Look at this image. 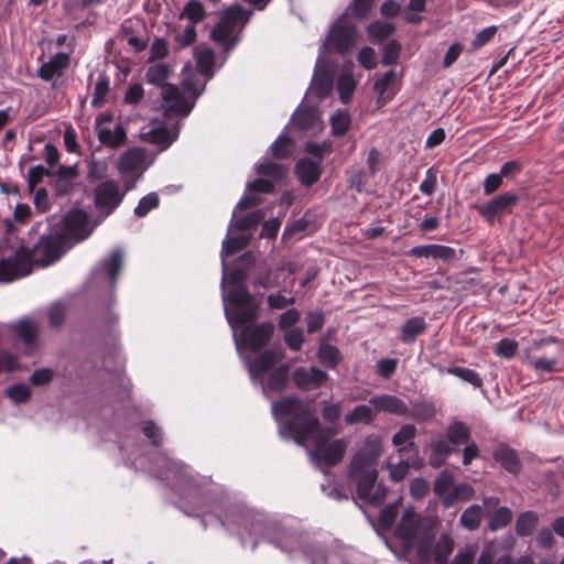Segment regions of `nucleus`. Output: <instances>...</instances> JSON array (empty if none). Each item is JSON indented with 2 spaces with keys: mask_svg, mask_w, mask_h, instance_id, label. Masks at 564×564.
<instances>
[{
  "mask_svg": "<svg viewBox=\"0 0 564 564\" xmlns=\"http://www.w3.org/2000/svg\"><path fill=\"white\" fill-rule=\"evenodd\" d=\"M393 535L404 553L416 551L420 564L445 563L454 550V541L446 533H442L435 542L434 528L425 524L412 508L403 512L394 527Z\"/></svg>",
  "mask_w": 564,
  "mask_h": 564,
  "instance_id": "f257e3e1",
  "label": "nucleus"
},
{
  "mask_svg": "<svg viewBox=\"0 0 564 564\" xmlns=\"http://www.w3.org/2000/svg\"><path fill=\"white\" fill-rule=\"evenodd\" d=\"M67 247L66 235L58 232L42 236L32 249L20 246L12 257L0 259V282H12L29 275L33 264L46 267L54 263Z\"/></svg>",
  "mask_w": 564,
  "mask_h": 564,
  "instance_id": "f03ea898",
  "label": "nucleus"
},
{
  "mask_svg": "<svg viewBox=\"0 0 564 564\" xmlns=\"http://www.w3.org/2000/svg\"><path fill=\"white\" fill-rule=\"evenodd\" d=\"M381 454V442L378 438L367 437L348 467V478L356 484L359 499L371 506L381 505L387 495V488L382 484L376 486L377 464Z\"/></svg>",
  "mask_w": 564,
  "mask_h": 564,
  "instance_id": "7ed1b4c3",
  "label": "nucleus"
},
{
  "mask_svg": "<svg viewBox=\"0 0 564 564\" xmlns=\"http://www.w3.org/2000/svg\"><path fill=\"white\" fill-rule=\"evenodd\" d=\"M272 414L278 421L289 417L281 424L280 433L284 437H292L299 445L314 441L322 433L335 434L333 429L323 427L318 417L313 415L308 408L293 395L283 397L273 402Z\"/></svg>",
  "mask_w": 564,
  "mask_h": 564,
  "instance_id": "20e7f679",
  "label": "nucleus"
},
{
  "mask_svg": "<svg viewBox=\"0 0 564 564\" xmlns=\"http://www.w3.org/2000/svg\"><path fill=\"white\" fill-rule=\"evenodd\" d=\"M247 272L240 267L232 268L227 278V293L224 300L230 307L226 316L231 326L252 323L258 318L260 305L246 286Z\"/></svg>",
  "mask_w": 564,
  "mask_h": 564,
  "instance_id": "39448f33",
  "label": "nucleus"
},
{
  "mask_svg": "<svg viewBox=\"0 0 564 564\" xmlns=\"http://www.w3.org/2000/svg\"><path fill=\"white\" fill-rule=\"evenodd\" d=\"M170 67L165 63L150 65L145 72V79L149 84L162 87L164 111L167 117L189 115L193 105L185 98L177 86L167 84Z\"/></svg>",
  "mask_w": 564,
  "mask_h": 564,
  "instance_id": "423d86ee",
  "label": "nucleus"
},
{
  "mask_svg": "<svg viewBox=\"0 0 564 564\" xmlns=\"http://www.w3.org/2000/svg\"><path fill=\"white\" fill-rule=\"evenodd\" d=\"M558 344L560 340L553 336L532 340L525 351V365L539 375L564 371V361L560 358L558 349H556V352H551L550 358L540 357V352L543 348Z\"/></svg>",
  "mask_w": 564,
  "mask_h": 564,
  "instance_id": "0eeeda50",
  "label": "nucleus"
},
{
  "mask_svg": "<svg viewBox=\"0 0 564 564\" xmlns=\"http://www.w3.org/2000/svg\"><path fill=\"white\" fill-rule=\"evenodd\" d=\"M329 432L319 434L314 440V448L311 452L312 459L318 465L334 467L338 465L347 451V442L343 438L329 440Z\"/></svg>",
  "mask_w": 564,
  "mask_h": 564,
  "instance_id": "6e6552de",
  "label": "nucleus"
},
{
  "mask_svg": "<svg viewBox=\"0 0 564 564\" xmlns=\"http://www.w3.org/2000/svg\"><path fill=\"white\" fill-rule=\"evenodd\" d=\"M356 41V26L344 14L332 25L326 37V45L337 53L346 54L350 52Z\"/></svg>",
  "mask_w": 564,
  "mask_h": 564,
  "instance_id": "1a4fd4ad",
  "label": "nucleus"
},
{
  "mask_svg": "<svg viewBox=\"0 0 564 564\" xmlns=\"http://www.w3.org/2000/svg\"><path fill=\"white\" fill-rule=\"evenodd\" d=\"M519 202L520 196L517 193L506 192L494 196L485 204L476 205L475 208L488 224H494L497 218L512 214Z\"/></svg>",
  "mask_w": 564,
  "mask_h": 564,
  "instance_id": "9d476101",
  "label": "nucleus"
},
{
  "mask_svg": "<svg viewBox=\"0 0 564 564\" xmlns=\"http://www.w3.org/2000/svg\"><path fill=\"white\" fill-rule=\"evenodd\" d=\"M94 196L96 208L102 210L104 216L107 217L120 206L124 197V192H120L117 181L108 180L96 186Z\"/></svg>",
  "mask_w": 564,
  "mask_h": 564,
  "instance_id": "9b49d317",
  "label": "nucleus"
},
{
  "mask_svg": "<svg viewBox=\"0 0 564 564\" xmlns=\"http://www.w3.org/2000/svg\"><path fill=\"white\" fill-rule=\"evenodd\" d=\"M246 324L241 325L243 328L240 333V339L245 348L256 352L270 343L274 332V326L271 322H262L256 325ZM237 326L235 324L232 327Z\"/></svg>",
  "mask_w": 564,
  "mask_h": 564,
  "instance_id": "f8f14e48",
  "label": "nucleus"
},
{
  "mask_svg": "<svg viewBox=\"0 0 564 564\" xmlns=\"http://www.w3.org/2000/svg\"><path fill=\"white\" fill-rule=\"evenodd\" d=\"M93 232L88 227V214L83 209H72L64 218V229L58 234L66 235L68 242L73 239L80 242L87 239Z\"/></svg>",
  "mask_w": 564,
  "mask_h": 564,
  "instance_id": "ddd939ff",
  "label": "nucleus"
},
{
  "mask_svg": "<svg viewBox=\"0 0 564 564\" xmlns=\"http://www.w3.org/2000/svg\"><path fill=\"white\" fill-rule=\"evenodd\" d=\"M292 380L297 389L308 391L321 388L328 380V375L315 366L310 369L297 367L292 372Z\"/></svg>",
  "mask_w": 564,
  "mask_h": 564,
  "instance_id": "4468645a",
  "label": "nucleus"
},
{
  "mask_svg": "<svg viewBox=\"0 0 564 564\" xmlns=\"http://www.w3.org/2000/svg\"><path fill=\"white\" fill-rule=\"evenodd\" d=\"M369 403L378 411L394 415L405 416L409 414L408 404L393 394L373 395L369 399Z\"/></svg>",
  "mask_w": 564,
  "mask_h": 564,
  "instance_id": "2eb2a0df",
  "label": "nucleus"
},
{
  "mask_svg": "<svg viewBox=\"0 0 564 564\" xmlns=\"http://www.w3.org/2000/svg\"><path fill=\"white\" fill-rule=\"evenodd\" d=\"M280 351L264 350L249 364V372L256 378H263L282 359Z\"/></svg>",
  "mask_w": 564,
  "mask_h": 564,
  "instance_id": "dca6fc26",
  "label": "nucleus"
},
{
  "mask_svg": "<svg viewBox=\"0 0 564 564\" xmlns=\"http://www.w3.org/2000/svg\"><path fill=\"white\" fill-rule=\"evenodd\" d=\"M295 175L299 182L305 186H313L322 175L319 162H315L310 158H303L295 164Z\"/></svg>",
  "mask_w": 564,
  "mask_h": 564,
  "instance_id": "f3484780",
  "label": "nucleus"
},
{
  "mask_svg": "<svg viewBox=\"0 0 564 564\" xmlns=\"http://www.w3.org/2000/svg\"><path fill=\"white\" fill-rule=\"evenodd\" d=\"M147 159V151L142 148H131L122 153L118 170L122 175L132 174L142 169Z\"/></svg>",
  "mask_w": 564,
  "mask_h": 564,
  "instance_id": "a211bd4d",
  "label": "nucleus"
},
{
  "mask_svg": "<svg viewBox=\"0 0 564 564\" xmlns=\"http://www.w3.org/2000/svg\"><path fill=\"white\" fill-rule=\"evenodd\" d=\"M68 65L69 55L67 53H57L39 67L37 76L45 82H50L55 76L62 75L63 69L67 68Z\"/></svg>",
  "mask_w": 564,
  "mask_h": 564,
  "instance_id": "6ab92c4d",
  "label": "nucleus"
},
{
  "mask_svg": "<svg viewBox=\"0 0 564 564\" xmlns=\"http://www.w3.org/2000/svg\"><path fill=\"white\" fill-rule=\"evenodd\" d=\"M411 256L416 258H433L442 260H452L456 258L454 248L443 245H422L411 249Z\"/></svg>",
  "mask_w": 564,
  "mask_h": 564,
  "instance_id": "aec40b11",
  "label": "nucleus"
},
{
  "mask_svg": "<svg viewBox=\"0 0 564 564\" xmlns=\"http://www.w3.org/2000/svg\"><path fill=\"white\" fill-rule=\"evenodd\" d=\"M415 436L416 427L413 424H404L392 436V445L398 448L400 454L410 451H415V454H417V447L414 443Z\"/></svg>",
  "mask_w": 564,
  "mask_h": 564,
  "instance_id": "412c9836",
  "label": "nucleus"
},
{
  "mask_svg": "<svg viewBox=\"0 0 564 564\" xmlns=\"http://www.w3.org/2000/svg\"><path fill=\"white\" fill-rule=\"evenodd\" d=\"M492 457L495 462L510 474L517 475L521 469V463L517 452L506 445L498 446Z\"/></svg>",
  "mask_w": 564,
  "mask_h": 564,
  "instance_id": "4be33fe9",
  "label": "nucleus"
},
{
  "mask_svg": "<svg viewBox=\"0 0 564 564\" xmlns=\"http://www.w3.org/2000/svg\"><path fill=\"white\" fill-rule=\"evenodd\" d=\"M123 265V253L120 249L111 251L108 258L104 259L100 263V272L105 274L109 283L115 285Z\"/></svg>",
  "mask_w": 564,
  "mask_h": 564,
  "instance_id": "5701e85b",
  "label": "nucleus"
},
{
  "mask_svg": "<svg viewBox=\"0 0 564 564\" xmlns=\"http://www.w3.org/2000/svg\"><path fill=\"white\" fill-rule=\"evenodd\" d=\"M96 133L99 142L110 149L120 148L127 140V132L122 124H117L113 131L109 128L98 127Z\"/></svg>",
  "mask_w": 564,
  "mask_h": 564,
  "instance_id": "b1692460",
  "label": "nucleus"
},
{
  "mask_svg": "<svg viewBox=\"0 0 564 564\" xmlns=\"http://www.w3.org/2000/svg\"><path fill=\"white\" fill-rule=\"evenodd\" d=\"M290 370L291 367L288 364H282L273 369L267 379L265 388L273 392L284 391L289 386Z\"/></svg>",
  "mask_w": 564,
  "mask_h": 564,
  "instance_id": "393cba45",
  "label": "nucleus"
},
{
  "mask_svg": "<svg viewBox=\"0 0 564 564\" xmlns=\"http://www.w3.org/2000/svg\"><path fill=\"white\" fill-rule=\"evenodd\" d=\"M425 329L426 323L423 317H412L402 325L399 338L403 344H412Z\"/></svg>",
  "mask_w": 564,
  "mask_h": 564,
  "instance_id": "a878e982",
  "label": "nucleus"
},
{
  "mask_svg": "<svg viewBox=\"0 0 564 564\" xmlns=\"http://www.w3.org/2000/svg\"><path fill=\"white\" fill-rule=\"evenodd\" d=\"M11 332L28 346L35 344L37 339V328L30 319L19 321L11 326Z\"/></svg>",
  "mask_w": 564,
  "mask_h": 564,
  "instance_id": "bb28decb",
  "label": "nucleus"
},
{
  "mask_svg": "<svg viewBox=\"0 0 564 564\" xmlns=\"http://www.w3.org/2000/svg\"><path fill=\"white\" fill-rule=\"evenodd\" d=\"M431 455L429 463L433 468H440L443 466L447 457L454 452L444 440L432 441L430 444Z\"/></svg>",
  "mask_w": 564,
  "mask_h": 564,
  "instance_id": "cd10ccee",
  "label": "nucleus"
},
{
  "mask_svg": "<svg viewBox=\"0 0 564 564\" xmlns=\"http://www.w3.org/2000/svg\"><path fill=\"white\" fill-rule=\"evenodd\" d=\"M539 521L538 513L534 511L521 512L514 524L516 533L519 536H530L536 528Z\"/></svg>",
  "mask_w": 564,
  "mask_h": 564,
  "instance_id": "c85d7f7f",
  "label": "nucleus"
},
{
  "mask_svg": "<svg viewBox=\"0 0 564 564\" xmlns=\"http://www.w3.org/2000/svg\"><path fill=\"white\" fill-rule=\"evenodd\" d=\"M475 496V489L469 484H459L453 487L443 500L445 508L453 507L457 501H468Z\"/></svg>",
  "mask_w": 564,
  "mask_h": 564,
  "instance_id": "c756f323",
  "label": "nucleus"
},
{
  "mask_svg": "<svg viewBox=\"0 0 564 564\" xmlns=\"http://www.w3.org/2000/svg\"><path fill=\"white\" fill-rule=\"evenodd\" d=\"M481 520V507L479 505H471L463 511L459 522L463 528L469 531H475L480 527Z\"/></svg>",
  "mask_w": 564,
  "mask_h": 564,
  "instance_id": "7c9ffc66",
  "label": "nucleus"
},
{
  "mask_svg": "<svg viewBox=\"0 0 564 564\" xmlns=\"http://www.w3.org/2000/svg\"><path fill=\"white\" fill-rule=\"evenodd\" d=\"M447 441L456 446L467 444L470 440V431L463 422H453L447 429Z\"/></svg>",
  "mask_w": 564,
  "mask_h": 564,
  "instance_id": "2f4dec72",
  "label": "nucleus"
},
{
  "mask_svg": "<svg viewBox=\"0 0 564 564\" xmlns=\"http://www.w3.org/2000/svg\"><path fill=\"white\" fill-rule=\"evenodd\" d=\"M397 74L394 70H388L381 78H378L373 85L375 91L378 94V102L386 104L393 94H388L389 87L394 83Z\"/></svg>",
  "mask_w": 564,
  "mask_h": 564,
  "instance_id": "473e14b6",
  "label": "nucleus"
},
{
  "mask_svg": "<svg viewBox=\"0 0 564 564\" xmlns=\"http://www.w3.org/2000/svg\"><path fill=\"white\" fill-rule=\"evenodd\" d=\"M399 513V506L397 503H389L383 507L377 519V528L381 531H390L397 520Z\"/></svg>",
  "mask_w": 564,
  "mask_h": 564,
  "instance_id": "72a5a7b5",
  "label": "nucleus"
},
{
  "mask_svg": "<svg viewBox=\"0 0 564 564\" xmlns=\"http://www.w3.org/2000/svg\"><path fill=\"white\" fill-rule=\"evenodd\" d=\"M264 219V212L261 209L253 210L240 219L234 220L231 226L238 231H246L257 228Z\"/></svg>",
  "mask_w": 564,
  "mask_h": 564,
  "instance_id": "f704fd0d",
  "label": "nucleus"
},
{
  "mask_svg": "<svg viewBox=\"0 0 564 564\" xmlns=\"http://www.w3.org/2000/svg\"><path fill=\"white\" fill-rule=\"evenodd\" d=\"M454 484V475L452 471L444 469L440 473L434 481V494L441 499L443 502L444 498L448 496L449 491L453 489Z\"/></svg>",
  "mask_w": 564,
  "mask_h": 564,
  "instance_id": "c9c22d12",
  "label": "nucleus"
},
{
  "mask_svg": "<svg viewBox=\"0 0 564 564\" xmlns=\"http://www.w3.org/2000/svg\"><path fill=\"white\" fill-rule=\"evenodd\" d=\"M513 513L508 507H499L495 510L488 522V529L492 532L506 528L512 521Z\"/></svg>",
  "mask_w": 564,
  "mask_h": 564,
  "instance_id": "e433bc0d",
  "label": "nucleus"
},
{
  "mask_svg": "<svg viewBox=\"0 0 564 564\" xmlns=\"http://www.w3.org/2000/svg\"><path fill=\"white\" fill-rule=\"evenodd\" d=\"M206 17V11L202 2L196 0H189L181 14V18L189 20L191 25H196L202 22Z\"/></svg>",
  "mask_w": 564,
  "mask_h": 564,
  "instance_id": "4c0bfd02",
  "label": "nucleus"
},
{
  "mask_svg": "<svg viewBox=\"0 0 564 564\" xmlns=\"http://www.w3.org/2000/svg\"><path fill=\"white\" fill-rule=\"evenodd\" d=\"M294 143L290 137L280 135L271 145V154L274 159L284 160L291 156Z\"/></svg>",
  "mask_w": 564,
  "mask_h": 564,
  "instance_id": "58836bf2",
  "label": "nucleus"
},
{
  "mask_svg": "<svg viewBox=\"0 0 564 564\" xmlns=\"http://www.w3.org/2000/svg\"><path fill=\"white\" fill-rule=\"evenodd\" d=\"M234 28L224 19L220 20L212 30V39L223 45L232 46L231 41Z\"/></svg>",
  "mask_w": 564,
  "mask_h": 564,
  "instance_id": "ea45409f",
  "label": "nucleus"
},
{
  "mask_svg": "<svg viewBox=\"0 0 564 564\" xmlns=\"http://www.w3.org/2000/svg\"><path fill=\"white\" fill-rule=\"evenodd\" d=\"M373 411L369 405L359 404L345 416V422L349 425H354L360 422L371 423L373 420Z\"/></svg>",
  "mask_w": 564,
  "mask_h": 564,
  "instance_id": "a19ab883",
  "label": "nucleus"
},
{
  "mask_svg": "<svg viewBox=\"0 0 564 564\" xmlns=\"http://www.w3.org/2000/svg\"><path fill=\"white\" fill-rule=\"evenodd\" d=\"M110 90V80L108 76L100 75L95 84L91 99L93 108H100L106 102V96Z\"/></svg>",
  "mask_w": 564,
  "mask_h": 564,
  "instance_id": "79ce46f5",
  "label": "nucleus"
},
{
  "mask_svg": "<svg viewBox=\"0 0 564 564\" xmlns=\"http://www.w3.org/2000/svg\"><path fill=\"white\" fill-rule=\"evenodd\" d=\"M446 372L470 383L475 388L482 387V379L480 375L473 369L465 367H449L446 369Z\"/></svg>",
  "mask_w": 564,
  "mask_h": 564,
  "instance_id": "37998d69",
  "label": "nucleus"
},
{
  "mask_svg": "<svg viewBox=\"0 0 564 564\" xmlns=\"http://www.w3.org/2000/svg\"><path fill=\"white\" fill-rule=\"evenodd\" d=\"M412 411L406 415L415 421H426L434 416L435 405L429 401L415 402L412 404Z\"/></svg>",
  "mask_w": 564,
  "mask_h": 564,
  "instance_id": "c03bdc74",
  "label": "nucleus"
},
{
  "mask_svg": "<svg viewBox=\"0 0 564 564\" xmlns=\"http://www.w3.org/2000/svg\"><path fill=\"white\" fill-rule=\"evenodd\" d=\"M256 171L259 175L268 176L276 182L281 181L286 174L284 165L269 161L258 164Z\"/></svg>",
  "mask_w": 564,
  "mask_h": 564,
  "instance_id": "a18cd8bd",
  "label": "nucleus"
},
{
  "mask_svg": "<svg viewBox=\"0 0 564 564\" xmlns=\"http://www.w3.org/2000/svg\"><path fill=\"white\" fill-rule=\"evenodd\" d=\"M351 126L350 116L347 112H337L330 118L332 134L334 137L345 135Z\"/></svg>",
  "mask_w": 564,
  "mask_h": 564,
  "instance_id": "49530a36",
  "label": "nucleus"
},
{
  "mask_svg": "<svg viewBox=\"0 0 564 564\" xmlns=\"http://www.w3.org/2000/svg\"><path fill=\"white\" fill-rule=\"evenodd\" d=\"M196 63L197 68L202 75H210L215 63L214 51L209 47L202 48L200 51H198L196 55Z\"/></svg>",
  "mask_w": 564,
  "mask_h": 564,
  "instance_id": "de8ad7c7",
  "label": "nucleus"
},
{
  "mask_svg": "<svg viewBox=\"0 0 564 564\" xmlns=\"http://www.w3.org/2000/svg\"><path fill=\"white\" fill-rule=\"evenodd\" d=\"M293 123L300 130H308L315 126L316 116L315 112L310 108H303L297 111L292 117Z\"/></svg>",
  "mask_w": 564,
  "mask_h": 564,
  "instance_id": "09e8293b",
  "label": "nucleus"
},
{
  "mask_svg": "<svg viewBox=\"0 0 564 564\" xmlns=\"http://www.w3.org/2000/svg\"><path fill=\"white\" fill-rule=\"evenodd\" d=\"M148 141L159 145L161 150H166L172 144L173 139L166 127H159L149 131Z\"/></svg>",
  "mask_w": 564,
  "mask_h": 564,
  "instance_id": "8fccbe9b",
  "label": "nucleus"
},
{
  "mask_svg": "<svg viewBox=\"0 0 564 564\" xmlns=\"http://www.w3.org/2000/svg\"><path fill=\"white\" fill-rule=\"evenodd\" d=\"M317 357L328 368H335L340 360L339 350L333 345L321 346Z\"/></svg>",
  "mask_w": 564,
  "mask_h": 564,
  "instance_id": "3c124183",
  "label": "nucleus"
},
{
  "mask_svg": "<svg viewBox=\"0 0 564 564\" xmlns=\"http://www.w3.org/2000/svg\"><path fill=\"white\" fill-rule=\"evenodd\" d=\"M356 87V82L351 75L341 74L337 80V90L343 102H348Z\"/></svg>",
  "mask_w": 564,
  "mask_h": 564,
  "instance_id": "603ef678",
  "label": "nucleus"
},
{
  "mask_svg": "<svg viewBox=\"0 0 564 564\" xmlns=\"http://www.w3.org/2000/svg\"><path fill=\"white\" fill-rule=\"evenodd\" d=\"M160 204V198L156 193L152 192L143 196L137 207L134 208V215L138 217L147 216L152 209L156 208Z\"/></svg>",
  "mask_w": 564,
  "mask_h": 564,
  "instance_id": "864d4df0",
  "label": "nucleus"
},
{
  "mask_svg": "<svg viewBox=\"0 0 564 564\" xmlns=\"http://www.w3.org/2000/svg\"><path fill=\"white\" fill-rule=\"evenodd\" d=\"M249 14L250 13L246 9L239 4H236L226 10L223 19L235 29L238 22H248Z\"/></svg>",
  "mask_w": 564,
  "mask_h": 564,
  "instance_id": "5fc2aeb1",
  "label": "nucleus"
},
{
  "mask_svg": "<svg viewBox=\"0 0 564 564\" xmlns=\"http://www.w3.org/2000/svg\"><path fill=\"white\" fill-rule=\"evenodd\" d=\"M249 245V238L246 236L229 237L223 242V253L232 256L243 250Z\"/></svg>",
  "mask_w": 564,
  "mask_h": 564,
  "instance_id": "6e6d98bb",
  "label": "nucleus"
},
{
  "mask_svg": "<svg viewBox=\"0 0 564 564\" xmlns=\"http://www.w3.org/2000/svg\"><path fill=\"white\" fill-rule=\"evenodd\" d=\"M517 350L518 343L514 339L502 338L499 343L496 344L494 354L496 356L510 359L516 355Z\"/></svg>",
  "mask_w": 564,
  "mask_h": 564,
  "instance_id": "4d7b16f0",
  "label": "nucleus"
},
{
  "mask_svg": "<svg viewBox=\"0 0 564 564\" xmlns=\"http://www.w3.org/2000/svg\"><path fill=\"white\" fill-rule=\"evenodd\" d=\"M7 395L17 404L25 403L31 398V390L24 383H17L8 388Z\"/></svg>",
  "mask_w": 564,
  "mask_h": 564,
  "instance_id": "13d9d810",
  "label": "nucleus"
},
{
  "mask_svg": "<svg viewBox=\"0 0 564 564\" xmlns=\"http://www.w3.org/2000/svg\"><path fill=\"white\" fill-rule=\"evenodd\" d=\"M497 26L490 25L477 32L474 40L470 43L471 50L477 51L480 47L488 44L496 35Z\"/></svg>",
  "mask_w": 564,
  "mask_h": 564,
  "instance_id": "bf43d9fd",
  "label": "nucleus"
},
{
  "mask_svg": "<svg viewBox=\"0 0 564 564\" xmlns=\"http://www.w3.org/2000/svg\"><path fill=\"white\" fill-rule=\"evenodd\" d=\"M370 176L369 171L366 172L362 169L354 170L348 180L349 187L355 188L358 193H362L366 189Z\"/></svg>",
  "mask_w": 564,
  "mask_h": 564,
  "instance_id": "052dcab7",
  "label": "nucleus"
},
{
  "mask_svg": "<svg viewBox=\"0 0 564 564\" xmlns=\"http://www.w3.org/2000/svg\"><path fill=\"white\" fill-rule=\"evenodd\" d=\"M284 341L292 351H300L304 343L303 330L300 327L291 328L285 333Z\"/></svg>",
  "mask_w": 564,
  "mask_h": 564,
  "instance_id": "680f3d73",
  "label": "nucleus"
},
{
  "mask_svg": "<svg viewBox=\"0 0 564 564\" xmlns=\"http://www.w3.org/2000/svg\"><path fill=\"white\" fill-rule=\"evenodd\" d=\"M50 175V171L45 169L43 165H35L29 170L28 173V188L30 192H33L37 184H40L44 176Z\"/></svg>",
  "mask_w": 564,
  "mask_h": 564,
  "instance_id": "e2e57ef3",
  "label": "nucleus"
},
{
  "mask_svg": "<svg viewBox=\"0 0 564 564\" xmlns=\"http://www.w3.org/2000/svg\"><path fill=\"white\" fill-rule=\"evenodd\" d=\"M400 44L397 41L388 42L383 47L381 63L386 66L397 63L400 53Z\"/></svg>",
  "mask_w": 564,
  "mask_h": 564,
  "instance_id": "0e129e2a",
  "label": "nucleus"
},
{
  "mask_svg": "<svg viewBox=\"0 0 564 564\" xmlns=\"http://www.w3.org/2000/svg\"><path fill=\"white\" fill-rule=\"evenodd\" d=\"M66 316V308L63 304H53L47 312L50 325L52 327H61L64 324Z\"/></svg>",
  "mask_w": 564,
  "mask_h": 564,
  "instance_id": "69168bd1",
  "label": "nucleus"
},
{
  "mask_svg": "<svg viewBox=\"0 0 564 564\" xmlns=\"http://www.w3.org/2000/svg\"><path fill=\"white\" fill-rule=\"evenodd\" d=\"M314 91L317 97L325 98L332 91V79L327 75L315 76L314 78Z\"/></svg>",
  "mask_w": 564,
  "mask_h": 564,
  "instance_id": "338daca9",
  "label": "nucleus"
},
{
  "mask_svg": "<svg viewBox=\"0 0 564 564\" xmlns=\"http://www.w3.org/2000/svg\"><path fill=\"white\" fill-rule=\"evenodd\" d=\"M143 434L151 441L153 446H160L162 444V432L153 421H147L143 425Z\"/></svg>",
  "mask_w": 564,
  "mask_h": 564,
  "instance_id": "774afa93",
  "label": "nucleus"
}]
</instances>
